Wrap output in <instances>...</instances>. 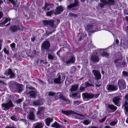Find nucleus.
<instances>
[{
    "label": "nucleus",
    "instance_id": "f257e3e1",
    "mask_svg": "<svg viewBox=\"0 0 128 128\" xmlns=\"http://www.w3.org/2000/svg\"><path fill=\"white\" fill-rule=\"evenodd\" d=\"M62 112L64 114L68 115L71 114H73L77 118L79 119H83L84 118L85 116L83 114H79L75 113L72 110L62 111Z\"/></svg>",
    "mask_w": 128,
    "mask_h": 128
},
{
    "label": "nucleus",
    "instance_id": "f03ea898",
    "mask_svg": "<svg viewBox=\"0 0 128 128\" xmlns=\"http://www.w3.org/2000/svg\"><path fill=\"white\" fill-rule=\"evenodd\" d=\"M86 28L89 33L92 32H94L98 30V26L95 23H91L88 24L86 26Z\"/></svg>",
    "mask_w": 128,
    "mask_h": 128
},
{
    "label": "nucleus",
    "instance_id": "7ed1b4c3",
    "mask_svg": "<svg viewBox=\"0 0 128 128\" xmlns=\"http://www.w3.org/2000/svg\"><path fill=\"white\" fill-rule=\"evenodd\" d=\"M46 94L49 96H53L55 95V98L57 100L59 98L64 99L65 96H63L62 93L58 92L56 94H55L54 92H49L46 93Z\"/></svg>",
    "mask_w": 128,
    "mask_h": 128
},
{
    "label": "nucleus",
    "instance_id": "20e7f679",
    "mask_svg": "<svg viewBox=\"0 0 128 128\" xmlns=\"http://www.w3.org/2000/svg\"><path fill=\"white\" fill-rule=\"evenodd\" d=\"M99 94H98L94 96L92 94H88L87 93L82 94V95L83 100H87L88 99L92 98L94 96L96 98L98 97L99 96Z\"/></svg>",
    "mask_w": 128,
    "mask_h": 128
},
{
    "label": "nucleus",
    "instance_id": "39448f33",
    "mask_svg": "<svg viewBox=\"0 0 128 128\" xmlns=\"http://www.w3.org/2000/svg\"><path fill=\"white\" fill-rule=\"evenodd\" d=\"M14 106L11 100H9L6 104H2V108L5 110H7L10 107Z\"/></svg>",
    "mask_w": 128,
    "mask_h": 128
},
{
    "label": "nucleus",
    "instance_id": "423d86ee",
    "mask_svg": "<svg viewBox=\"0 0 128 128\" xmlns=\"http://www.w3.org/2000/svg\"><path fill=\"white\" fill-rule=\"evenodd\" d=\"M102 4H100V6L102 8L106 4L108 5H112L114 3V0H100Z\"/></svg>",
    "mask_w": 128,
    "mask_h": 128
},
{
    "label": "nucleus",
    "instance_id": "0eeeda50",
    "mask_svg": "<svg viewBox=\"0 0 128 128\" xmlns=\"http://www.w3.org/2000/svg\"><path fill=\"white\" fill-rule=\"evenodd\" d=\"M118 85L120 89H124L126 87V83L124 80L122 79H120L118 81Z\"/></svg>",
    "mask_w": 128,
    "mask_h": 128
},
{
    "label": "nucleus",
    "instance_id": "6e6552de",
    "mask_svg": "<svg viewBox=\"0 0 128 128\" xmlns=\"http://www.w3.org/2000/svg\"><path fill=\"white\" fill-rule=\"evenodd\" d=\"M107 110L109 112H113L116 110L117 107L112 104H107L106 105Z\"/></svg>",
    "mask_w": 128,
    "mask_h": 128
},
{
    "label": "nucleus",
    "instance_id": "1a4fd4ad",
    "mask_svg": "<svg viewBox=\"0 0 128 128\" xmlns=\"http://www.w3.org/2000/svg\"><path fill=\"white\" fill-rule=\"evenodd\" d=\"M27 109L30 111V114L28 115V118L30 120H33L34 118V112L35 110L33 108H28Z\"/></svg>",
    "mask_w": 128,
    "mask_h": 128
},
{
    "label": "nucleus",
    "instance_id": "9d476101",
    "mask_svg": "<svg viewBox=\"0 0 128 128\" xmlns=\"http://www.w3.org/2000/svg\"><path fill=\"white\" fill-rule=\"evenodd\" d=\"M56 22V21L52 20L49 21H48L46 20L44 21V24L46 25L49 24L50 26L53 28H54L56 27V25H54V24Z\"/></svg>",
    "mask_w": 128,
    "mask_h": 128
},
{
    "label": "nucleus",
    "instance_id": "9b49d317",
    "mask_svg": "<svg viewBox=\"0 0 128 128\" xmlns=\"http://www.w3.org/2000/svg\"><path fill=\"white\" fill-rule=\"evenodd\" d=\"M10 18H6L5 19L3 18L1 21H2V22L0 21V26H6L10 24V23H8L6 25H5V24L8 22V21H10Z\"/></svg>",
    "mask_w": 128,
    "mask_h": 128
},
{
    "label": "nucleus",
    "instance_id": "f8f14e48",
    "mask_svg": "<svg viewBox=\"0 0 128 128\" xmlns=\"http://www.w3.org/2000/svg\"><path fill=\"white\" fill-rule=\"evenodd\" d=\"M122 97L121 96H119L113 98V101L115 105L118 106H120V100Z\"/></svg>",
    "mask_w": 128,
    "mask_h": 128
},
{
    "label": "nucleus",
    "instance_id": "ddd939ff",
    "mask_svg": "<svg viewBox=\"0 0 128 128\" xmlns=\"http://www.w3.org/2000/svg\"><path fill=\"white\" fill-rule=\"evenodd\" d=\"M75 59L73 56H72L70 57L68 60H66L65 59L63 60L64 62L66 64H69L70 63H74L75 62Z\"/></svg>",
    "mask_w": 128,
    "mask_h": 128
},
{
    "label": "nucleus",
    "instance_id": "4468645a",
    "mask_svg": "<svg viewBox=\"0 0 128 128\" xmlns=\"http://www.w3.org/2000/svg\"><path fill=\"white\" fill-rule=\"evenodd\" d=\"M96 80L100 79L101 78V75L100 72L98 70H94L92 71Z\"/></svg>",
    "mask_w": 128,
    "mask_h": 128
},
{
    "label": "nucleus",
    "instance_id": "2eb2a0df",
    "mask_svg": "<svg viewBox=\"0 0 128 128\" xmlns=\"http://www.w3.org/2000/svg\"><path fill=\"white\" fill-rule=\"evenodd\" d=\"M5 74L6 76L10 75V77L12 78L15 76V75L14 73L12 70L10 69H8L5 72Z\"/></svg>",
    "mask_w": 128,
    "mask_h": 128
},
{
    "label": "nucleus",
    "instance_id": "dca6fc26",
    "mask_svg": "<svg viewBox=\"0 0 128 128\" xmlns=\"http://www.w3.org/2000/svg\"><path fill=\"white\" fill-rule=\"evenodd\" d=\"M54 6V5L52 4H45L44 6L43 7V8L45 10H49L51 8Z\"/></svg>",
    "mask_w": 128,
    "mask_h": 128
},
{
    "label": "nucleus",
    "instance_id": "f3484780",
    "mask_svg": "<svg viewBox=\"0 0 128 128\" xmlns=\"http://www.w3.org/2000/svg\"><path fill=\"white\" fill-rule=\"evenodd\" d=\"M63 10V8L61 6H59L56 8V9L54 12L56 15L59 14Z\"/></svg>",
    "mask_w": 128,
    "mask_h": 128
},
{
    "label": "nucleus",
    "instance_id": "a211bd4d",
    "mask_svg": "<svg viewBox=\"0 0 128 128\" xmlns=\"http://www.w3.org/2000/svg\"><path fill=\"white\" fill-rule=\"evenodd\" d=\"M91 58V59L94 62H98L99 60V59L96 53L93 54Z\"/></svg>",
    "mask_w": 128,
    "mask_h": 128
},
{
    "label": "nucleus",
    "instance_id": "6ab92c4d",
    "mask_svg": "<svg viewBox=\"0 0 128 128\" xmlns=\"http://www.w3.org/2000/svg\"><path fill=\"white\" fill-rule=\"evenodd\" d=\"M42 46L44 48L48 49L50 47V44L48 42L46 41L43 43Z\"/></svg>",
    "mask_w": 128,
    "mask_h": 128
},
{
    "label": "nucleus",
    "instance_id": "aec40b11",
    "mask_svg": "<svg viewBox=\"0 0 128 128\" xmlns=\"http://www.w3.org/2000/svg\"><path fill=\"white\" fill-rule=\"evenodd\" d=\"M107 88L109 91H111L113 90H116L118 89V87L116 86L109 85Z\"/></svg>",
    "mask_w": 128,
    "mask_h": 128
},
{
    "label": "nucleus",
    "instance_id": "412c9836",
    "mask_svg": "<svg viewBox=\"0 0 128 128\" xmlns=\"http://www.w3.org/2000/svg\"><path fill=\"white\" fill-rule=\"evenodd\" d=\"M105 50V49H99V50L100 52H102L101 55L102 56L108 57V56L109 54L108 53L104 52Z\"/></svg>",
    "mask_w": 128,
    "mask_h": 128
},
{
    "label": "nucleus",
    "instance_id": "4be33fe9",
    "mask_svg": "<svg viewBox=\"0 0 128 128\" xmlns=\"http://www.w3.org/2000/svg\"><path fill=\"white\" fill-rule=\"evenodd\" d=\"M70 96L73 98H79L80 97V94L79 93H76L73 94H70Z\"/></svg>",
    "mask_w": 128,
    "mask_h": 128
},
{
    "label": "nucleus",
    "instance_id": "5701e85b",
    "mask_svg": "<svg viewBox=\"0 0 128 128\" xmlns=\"http://www.w3.org/2000/svg\"><path fill=\"white\" fill-rule=\"evenodd\" d=\"M44 126V124L42 123L38 122L34 124V128H43Z\"/></svg>",
    "mask_w": 128,
    "mask_h": 128
},
{
    "label": "nucleus",
    "instance_id": "b1692460",
    "mask_svg": "<svg viewBox=\"0 0 128 128\" xmlns=\"http://www.w3.org/2000/svg\"><path fill=\"white\" fill-rule=\"evenodd\" d=\"M44 108L43 107H40L39 108L38 111L37 113L38 115H40V114H42L44 110Z\"/></svg>",
    "mask_w": 128,
    "mask_h": 128
},
{
    "label": "nucleus",
    "instance_id": "393cba45",
    "mask_svg": "<svg viewBox=\"0 0 128 128\" xmlns=\"http://www.w3.org/2000/svg\"><path fill=\"white\" fill-rule=\"evenodd\" d=\"M36 92L32 90L30 92L27 94L28 96L30 98H34L36 95Z\"/></svg>",
    "mask_w": 128,
    "mask_h": 128
},
{
    "label": "nucleus",
    "instance_id": "a878e982",
    "mask_svg": "<svg viewBox=\"0 0 128 128\" xmlns=\"http://www.w3.org/2000/svg\"><path fill=\"white\" fill-rule=\"evenodd\" d=\"M9 2L16 7H18L19 5V3H18L16 1L14 2L13 0H9Z\"/></svg>",
    "mask_w": 128,
    "mask_h": 128
},
{
    "label": "nucleus",
    "instance_id": "bb28decb",
    "mask_svg": "<svg viewBox=\"0 0 128 128\" xmlns=\"http://www.w3.org/2000/svg\"><path fill=\"white\" fill-rule=\"evenodd\" d=\"M74 2V3L68 6V8H70L76 6L78 4V0H75Z\"/></svg>",
    "mask_w": 128,
    "mask_h": 128
},
{
    "label": "nucleus",
    "instance_id": "cd10ccee",
    "mask_svg": "<svg viewBox=\"0 0 128 128\" xmlns=\"http://www.w3.org/2000/svg\"><path fill=\"white\" fill-rule=\"evenodd\" d=\"M53 120V119L51 118H48L46 120V125L49 126L50 122Z\"/></svg>",
    "mask_w": 128,
    "mask_h": 128
},
{
    "label": "nucleus",
    "instance_id": "c85d7f7f",
    "mask_svg": "<svg viewBox=\"0 0 128 128\" xmlns=\"http://www.w3.org/2000/svg\"><path fill=\"white\" fill-rule=\"evenodd\" d=\"M43 104V102L41 100L36 101L34 102V105L38 106L42 105Z\"/></svg>",
    "mask_w": 128,
    "mask_h": 128
},
{
    "label": "nucleus",
    "instance_id": "c756f323",
    "mask_svg": "<svg viewBox=\"0 0 128 128\" xmlns=\"http://www.w3.org/2000/svg\"><path fill=\"white\" fill-rule=\"evenodd\" d=\"M124 100L125 102L123 104V106H126L128 105V94H126L125 96Z\"/></svg>",
    "mask_w": 128,
    "mask_h": 128
},
{
    "label": "nucleus",
    "instance_id": "7c9ffc66",
    "mask_svg": "<svg viewBox=\"0 0 128 128\" xmlns=\"http://www.w3.org/2000/svg\"><path fill=\"white\" fill-rule=\"evenodd\" d=\"M51 127H52L55 128H60V126L56 122H55L52 125Z\"/></svg>",
    "mask_w": 128,
    "mask_h": 128
},
{
    "label": "nucleus",
    "instance_id": "2f4dec72",
    "mask_svg": "<svg viewBox=\"0 0 128 128\" xmlns=\"http://www.w3.org/2000/svg\"><path fill=\"white\" fill-rule=\"evenodd\" d=\"M78 85H73L72 86L71 88L70 89V91H73L76 90L78 87Z\"/></svg>",
    "mask_w": 128,
    "mask_h": 128
},
{
    "label": "nucleus",
    "instance_id": "473e14b6",
    "mask_svg": "<svg viewBox=\"0 0 128 128\" xmlns=\"http://www.w3.org/2000/svg\"><path fill=\"white\" fill-rule=\"evenodd\" d=\"M54 82L56 83H61L60 76H59L58 78L55 79L54 80Z\"/></svg>",
    "mask_w": 128,
    "mask_h": 128
},
{
    "label": "nucleus",
    "instance_id": "72a5a7b5",
    "mask_svg": "<svg viewBox=\"0 0 128 128\" xmlns=\"http://www.w3.org/2000/svg\"><path fill=\"white\" fill-rule=\"evenodd\" d=\"M73 80L72 79L68 80H66L65 81V83L66 84L68 85L69 84L73 82Z\"/></svg>",
    "mask_w": 128,
    "mask_h": 128
},
{
    "label": "nucleus",
    "instance_id": "f704fd0d",
    "mask_svg": "<svg viewBox=\"0 0 128 128\" xmlns=\"http://www.w3.org/2000/svg\"><path fill=\"white\" fill-rule=\"evenodd\" d=\"M91 122L89 120H84L82 122V123L85 125H88Z\"/></svg>",
    "mask_w": 128,
    "mask_h": 128
},
{
    "label": "nucleus",
    "instance_id": "c9c22d12",
    "mask_svg": "<svg viewBox=\"0 0 128 128\" xmlns=\"http://www.w3.org/2000/svg\"><path fill=\"white\" fill-rule=\"evenodd\" d=\"M12 120L15 121H17L18 120V118L17 116H13L11 117Z\"/></svg>",
    "mask_w": 128,
    "mask_h": 128
},
{
    "label": "nucleus",
    "instance_id": "e433bc0d",
    "mask_svg": "<svg viewBox=\"0 0 128 128\" xmlns=\"http://www.w3.org/2000/svg\"><path fill=\"white\" fill-rule=\"evenodd\" d=\"M118 120H116L114 121L111 122L110 123V124L112 126H114L117 124Z\"/></svg>",
    "mask_w": 128,
    "mask_h": 128
},
{
    "label": "nucleus",
    "instance_id": "4c0bfd02",
    "mask_svg": "<svg viewBox=\"0 0 128 128\" xmlns=\"http://www.w3.org/2000/svg\"><path fill=\"white\" fill-rule=\"evenodd\" d=\"M10 46L11 47L12 49L14 50H15L16 49L15 48V44L14 43H13L10 44Z\"/></svg>",
    "mask_w": 128,
    "mask_h": 128
},
{
    "label": "nucleus",
    "instance_id": "58836bf2",
    "mask_svg": "<svg viewBox=\"0 0 128 128\" xmlns=\"http://www.w3.org/2000/svg\"><path fill=\"white\" fill-rule=\"evenodd\" d=\"M83 85H85V87L87 86H90L92 85V84H90L88 82H86L85 84H83Z\"/></svg>",
    "mask_w": 128,
    "mask_h": 128
},
{
    "label": "nucleus",
    "instance_id": "ea45409f",
    "mask_svg": "<svg viewBox=\"0 0 128 128\" xmlns=\"http://www.w3.org/2000/svg\"><path fill=\"white\" fill-rule=\"evenodd\" d=\"M76 70V68L74 67H72L70 70V73H74L75 71Z\"/></svg>",
    "mask_w": 128,
    "mask_h": 128
},
{
    "label": "nucleus",
    "instance_id": "a19ab883",
    "mask_svg": "<svg viewBox=\"0 0 128 128\" xmlns=\"http://www.w3.org/2000/svg\"><path fill=\"white\" fill-rule=\"evenodd\" d=\"M18 29V27L16 26H13L12 27V29L13 31L16 30Z\"/></svg>",
    "mask_w": 128,
    "mask_h": 128
},
{
    "label": "nucleus",
    "instance_id": "79ce46f5",
    "mask_svg": "<svg viewBox=\"0 0 128 128\" xmlns=\"http://www.w3.org/2000/svg\"><path fill=\"white\" fill-rule=\"evenodd\" d=\"M122 75L124 76H128V72L126 71L122 72Z\"/></svg>",
    "mask_w": 128,
    "mask_h": 128
},
{
    "label": "nucleus",
    "instance_id": "37998d69",
    "mask_svg": "<svg viewBox=\"0 0 128 128\" xmlns=\"http://www.w3.org/2000/svg\"><path fill=\"white\" fill-rule=\"evenodd\" d=\"M54 56L50 54H48V58L49 59L52 60L54 58Z\"/></svg>",
    "mask_w": 128,
    "mask_h": 128
},
{
    "label": "nucleus",
    "instance_id": "c03bdc74",
    "mask_svg": "<svg viewBox=\"0 0 128 128\" xmlns=\"http://www.w3.org/2000/svg\"><path fill=\"white\" fill-rule=\"evenodd\" d=\"M23 99H19L15 101V103L16 104H19L23 100Z\"/></svg>",
    "mask_w": 128,
    "mask_h": 128
},
{
    "label": "nucleus",
    "instance_id": "a18cd8bd",
    "mask_svg": "<svg viewBox=\"0 0 128 128\" xmlns=\"http://www.w3.org/2000/svg\"><path fill=\"white\" fill-rule=\"evenodd\" d=\"M53 13L52 11H48L46 13V15L48 16H50Z\"/></svg>",
    "mask_w": 128,
    "mask_h": 128
},
{
    "label": "nucleus",
    "instance_id": "49530a36",
    "mask_svg": "<svg viewBox=\"0 0 128 128\" xmlns=\"http://www.w3.org/2000/svg\"><path fill=\"white\" fill-rule=\"evenodd\" d=\"M83 86H81L80 88V90H84V88L86 87H85V85H83Z\"/></svg>",
    "mask_w": 128,
    "mask_h": 128
},
{
    "label": "nucleus",
    "instance_id": "de8ad7c7",
    "mask_svg": "<svg viewBox=\"0 0 128 128\" xmlns=\"http://www.w3.org/2000/svg\"><path fill=\"white\" fill-rule=\"evenodd\" d=\"M80 102H81L80 101H76L74 102V104L76 105H77L79 104L80 103Z\"/></svg>",
    "mask_w": 128,
    "mask_h": 128
},
{
    "label": "nucleus",
    "instance_id": "09e8293b",
    "mask_svg": "<svg viewBox=\"0 0 128 128\" xmlns=\"http://www.w3.org/2000/svg\"><path fill=\"white\" fill-rule=\"evenodd\" d=\"M123 106L124 107L126 110L125 111L126 112H128V106L127 105H126V106H123Z\"/></svg>",
    "mask_w": 128,
    "mask_h": 128
},
{
    "label": "nucleus",
    "instance_id": "8fccbe9b",
    "mask_svg": "<svg viewBox=\"0 0 128 128\" xmlns=\"http://www.w3.org/2000/svg\"><path fill=\"white\" fill-rule=\"evenodd\" d=\"M65 78V76L64 75H63L62 76V77L61 78V79H60V80L61 82H62L64 80Z\"/></svg>",
    "mask_w": 128,
    "mask_h": 128
},
{
    "label": "nucleus",
    "instance_id": "3c124183",
    "mask_svg": "<svg viewBox=\"0 0 128 128\" xmlns=\"http://www.w3.org/2000/svg\"><path fill=\"white\" fill-rule=\"evenodd\" d=\"M86 36V34L84 32H82L81 34V36L82 37H83Z\"/></svg>",
    "mask_w": 128,
    "mask_h": 128
},
{
    "label": "nucleus",
    "instance_id": "603ef678",
    "mask_svg": "<svg viewBox=\"0 0 128 128\" xmlns=\"http://www.w3.org/2000/svg\"><path fill=\"white\" fill-rule=\"evenodd\" d=\"M106 117H105L104 118H103V119L100 120V122H104V121L105 120H106Z\"/></svg>",
    "mask_w": 128,
    "mask_h": 128
},
{
    "label": "nucleus",
    "instance_id": "864d4df0",
    "mask_svg": "<svg viewBox=\"0 0 128 128\" xmlns=\"http://www.w3.org/2000/svg\"><path fill=\"white\" fill-rule=\"evenodd\" d=\"M4 52L6 54H8V51L6 50V48H4Z\"/></svg>",
    "mask_w": 128,
    "mask_h": 128
},
{
    "label": "nucleus",
    "instance_id": "5fc2aeb1",
    "mask_svg": "<svg viewBox=\"0 0 128 128\" xmlns=\"http://www.w3.org/2000/svg\"><path fill=\"white\" fill-rule=\"evenodd\" d=\"M3 16V13L1 12H0V19L2 18Z\"/></svg>",
    "mask_w": 128,
    "mask_h": 128
},
{
    "label": "nucleus",
    "instance_id": "6e6d98bb",
    "mask_svg": "<svg viewBox=\"0 0 128 128\" xmlns=\"http://www.w3.org/2000/svg\"><path fill=\"white\" fill-rule=\"evenodd\" d=\"M72 16L74 17H76V15L75 14H74L73 13H71L70 14Z\"/></svg>",
    "mask_w": 128,
    "mask_h": 128
},
{
    "label": "nucleus",
    "instance_id": "4d7b16f0",
    "mask_svg": "<svg viewBox=\"0 0 128 128\" xmlns=\"http://www.w3.org/2000/svg\"><path fill=\"white\" fill-rule=\"evenodd\" d=\"M88 46L89 48H91L92 47L91 44H88Z\"/></svg>",
    "mask_w": 128,
    "mask_h": 128
},
{
    "label": "nucleus",
    "instance_id": "13d9d810",
    "mask_svg": "<svg viewBox=\"0 0 128 128\" xmlns=\"http://www.w3.org/2000/svg\"><path fill=\"white\" fill-rule=\"evenodd\" d=\"M118 60H115L114 61V64H116V63H118Z\"/></svg>",
    "mask_w": 128,
    "mask_h": 128
},
{
    "label": "nucleus",
    "instance_id": "bf43d9fd",
    "mask_svg": "<svg viewBox=\"0 0 128 128\" xmlns=\"http://www.w3.org/2000/svg\"><path fill=\"white\" fill-rule=\"evenodd\" d=\"M37 80H38L39 83H42V81L41 80H39V79H37Z\"/></svg>",
    "mask_w": 128,
    "mask_h": 128
},
{
    "label": "nucleus",
    "instance_id": "052dcab7",
    "mask_svg": "<svg viewBox=\"0 0 128 128\" xmlns=\"http://www.w3.org/2000/svg\"><path fill=\"white\" fill-rule=\"evenodd\" d=\"M35 40V38L34 37H33L31 39V40L32 41H33Z\"/></svg>",
    "mask_w": 128,
    "mask_h": 128
},
{
    "label": "nucleus",
    "instance_id": "680f3d73",
    "mask_svg": "<svg viewBox=\"0 0 128 128\" xmlns=\"http://www.w3.org/2000/svg\"><path fill=\"white\" fill-rule=\"evenodd\" d=\"M5 128H15L14 127H10L9 126H6Z\"/></svg>",
    "mask_w": 128,
    "mask_h": 128
},
{
    "label": "nucleus",
    "instance_id": "e2e57ef3",
    "mask_svg": "<svg viewBox=\"0 0 128 128\" xmlns=\"http://www.w3.org/2000/svg\"><path fill=\"white\" fill-rule=\"evenodd\" d=\"M22 87H20V88H19V91L20 92L21 91H22Z\"/></svg>",
    "mask_w": 128,
    "mask_h": 128
},
{
    "label": "nucleus",
    "instance_id": "0e129e2a",
    "mask_svg": "<svg viewBox=\"0 0 128 128\" xmlns=\"http://www.w3.org/2000/svg\"><path fill=\"white\" fill-rule=\"evenodd\" d=\"M60 50H60L58 52H57V54L58 56H59V54L60 53Z\"/></svg>",
    "mask_w": 128,
    "mask_h": 128
},
{
    "label": "nucleus",
    "instance_id": "69168bd1",
    "mask_svg": "<svg viewBox=\"0 0 128 128\" xmlns=\"http://www.w3.org/2000/svg\"><path fill=\"white\" fill-rule=\"evenodd\" d=\"M48 81L49 82V83H51L52 82V80H48Z\"/></svg>",
    "mask_w": 128,
    "mask_h": 128
},
{
    "label": "nucleus",
    "instance_id": "338daca9",
    "mask_svg": "<svg viewBox=\"0 0 128 128\" xmlns=\"http://www.w3.org/2000/svg\"><path fill=\"white\" fill-rule=\"evenodd\" d=\"M105 128H110V127L108 126H106L105 127Z\"/></svg>",
    "mask_w": 128,
    "mask_h": 128
},
{
    "label": "nucleus",
    "instance_id": "774afa93",
    "mask_svg": "<svg viewBox=\"0 0 128 128\" xmlns=\"http://www.w3.org/2000/svg\"><path fill=\"white\" fill-rule=\"evenodd\" d=\"M116 43L117 44L119 42V41L118 40H116Z\"/></svg>",
    "mask_w": 128,
    "mask_h": 128
}]
</instances>
